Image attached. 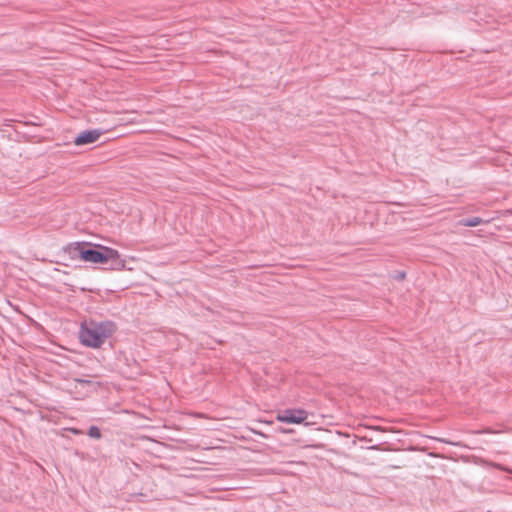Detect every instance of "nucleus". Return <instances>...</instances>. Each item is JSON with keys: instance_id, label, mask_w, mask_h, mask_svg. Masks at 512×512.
<instances>
[{"instance_id": "nucleus-7", "label": "nucleus", "mask_w": 512, "mask_h": 512, "mask_svg": "<svg viewBox=\"0 0 512 512\" xmlns=\"http://www.w3.org/2000/svg\"><path fill=\"white\" fill-rule=\"evenodd\" d=\"M281 432L288 434V433H292L293 430L292 429H281Z\"/></svg>"}, {"instance_id": "nucleus-2", "label": "nucleus", "mask_w": 512, "mask_h": 512, "mask_svg": "<svg viewBox=\"0 0 512 512\" xmlns=\"http://www.w3.org/2000/svg\"><path fill=\"white\" fill-rule=\"evenodd\" d=\"M116 332V325L111 321H84L79 329V341L82 345L98 349Z\"/></svg>"}, {"instance_id": "nucleus-6", "label": "nucleus", "mask_w": 512, "mask_h": 512, "mask_svg": "<svg viewBox=\"0 0 512 512\" xmlns=\"http://www.w3.org/2000/svg\"><path fill=\"white\" fill-rule=\"evenodd\" d=\"M88 435L90 437L96 438V439L101 437L100 430L97 427H95V426L90 427Z\"/></svg>"}, {"instance_id": "nucleus-8", "label": "nucleus", "mask_w": 512, "mask_h": 512, "mask_svg": "<svg viewBox=\"0 0 512 512\" xmlns=\"http://www.w3.org/2000/svg\"><path fill=\"white\" fill-rule=\"evenodd\" d=\"M252 431H253V433H255V434H257V435H260V436H262V437H266V435H265L264 433H262V432L255 431V430H252Z\"/></svg>"}, {"instance_id": "nucleus-5", "label": "nucleus", "mask_w": 512, "mask_h": 512, "mask_svg": "<svg viewBox=\"0 0 512 512\" xmlns=\"http://www.w3.org/2000/svg\"><path fill=\"white\" fill-rule=\"evenodd\" d=\"M483 222L484 221L480 217H474L472 219L462 221L461 224L466 227H475L482 224Z\"/></svg>"}, {"instance_id": "nucleus-4", "label": "nucleus", "mask_w": 512, "mask_h": 512, "mask_svg": "<svg viewBox=\"0 0 512 512\" xmlns=\"http://www.w3.org/2000/svg\"><path fill=\"white\" fill-rule=\"evenodd\" d=\"M100 136L101 132L98 130L84 131L74 139V144L76 146L92 144L96 142L100 138Z\"/></svg>"}, {"instance_id": "nucleus-3", "label": "nucleus", "mask_w": 512, "mask_h": 512, "mask_svg": "<svg viewBox=\"0 0 512 512\" xmlns=\"http://www.w3.org/2000/svg\"><path fill=\"white\" fill-rule=\"evenodd\" d=\"M309 413L304 409H286L278 412L276 420L288 424H307Z\"/></svg>"}, {"instance_id": "nucleus-9", "label": "nucleus", "mask_w": 512, "mask_h": 512, "mask_svg": "<svg viewBox=\"0 0 512 512\" xmlns=\"http://www.w3.org/2000/svg\"><path fill=\"white\" fill-rule=\"evenodd\" d=\"M70 431H71V432H73L74 434H79V433H80V432H79L77 429H75V428H71V429H70Z\"/></svg>"}, {"instance_id": "nucleus-1", "label": "nucleus", "mask_w": 512, "mask_h": 512, "mask_svg": "<svg viewBox=\"0 0 512 512\" xmlns=\"http://www.w3.org/2000/svg\"><path fill=\"white\" fill-rule=\"evenodd\" d=\"M64 251L72 259H80L92 264H110L112 270H123L125 261L121 259L118 250L109 246L90 242H74L68 244Z\"/></svg>"}, {"instance_id": "nucleus-10", "label": "nucleus", "mask_w": 512, "mask_h": 512, "mask_svg": "<svg viewBox=\"0 0 512 512\" xmlns=\"http://www.w3.org/2000/svg\"><path fill=\"white\" fill-rule=\"evenodd\" d=\"M264 423L271 424L272 422L271 421H264Z\"/></svg>"}]
</instances>
